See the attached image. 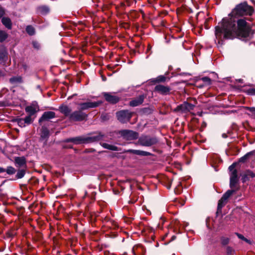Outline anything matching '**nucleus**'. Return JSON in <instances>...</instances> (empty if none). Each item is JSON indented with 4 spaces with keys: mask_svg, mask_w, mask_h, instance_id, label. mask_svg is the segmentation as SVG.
<instances>
[{
    "mask_svg": "<svg viewBox=\"0 0 255 255\" xmlns=\"http://www.w3.org/2000/svg\"><path fill=\"white\" fill-rule=\"evenodd\" d=\"M17 124L18 125L22 128V127H25L26 126V124L25 123V122H24V120H23V119H19L17 120Z\"/></svg>",
    "mask_w": 255,
    "mask_h": 255,
    "instance_id": "nucleus-29",
    "label": "nucleus"
},
{
    "mask_svg": "<svg viewBox=\"0 0 255 255\" xmlns=\"http://www.w3.org/2000/svg\"><path fill=\"white\" fill-rule=\"evenodd\" d=\"M236 164L234 163L229 166V169L232 171L230 175V187L233 188L235 186L238 181L237 171L235 169Z\"/></svg>",
    "mask_w": 255,
    "mask_h": 255,
    "instance_id": "nucleus-5",
    "label": "nucleus"
},
{
    "mask_svg": "<svg viewBox=\"0 0 255 255\" xmlns=\"http://www.w3.org/2000/svg\"><path fill=\"white\" fill-rule=\"evenodd\" d=\"M235 192L234 190H228L219 201L218 204V209H221L225 205L229 198Z\"/></svg>",
    "mask_w": 255,
    "mask_h": 255,
    "instance_id": "nucleus-8",
    "label": "nucleus"
},
{
    "mask_svg": "<svg viewBox=\"0 0 255 255\" xmlns=\"http://www.w3.org/2000/svg\"><path fill=\"white\" fill-rule=\"evenodd\" d=\"M23 120H24L26 125H29L32 122L31 116L29 115L26 116L24 119H23Z\"/></svg>",
    "mask_w": 255,
    "mask_h": 255,
    "instance_id": "nucleus-31",
    "label": "nucleus"
},
{
    "mask_svg": "<svg viewBox=\"0 0 255 255\" xmlns=\"http://www.w3.org/2000/svg\"><path fill=\"white\" fill-rule=\"evenodd\" d=\"M5 171L9 175L13 174L15 172V169L12 166L7 167Z\"/></svg>",
    "mask_w": 255,
    "mask_h": 255,
    "instance_id": "nucleus-27",
    "label": "nucleus"
},
{
    "mask_svg": "<svg viewBox=\"0 0 255 255\" xmlns=\"http://www.w3.org/2000/svg\"><path fill=\"white\" fill-rule=\"evenodd\" d=\"M7 37L8 34L5 31L0 30V42L4 41Z\"/></svg>",
    "mask_w": 255,
    "mask_h": 255,
    "instance_id": "nucleus-23",
    "label": "nucleus"
},
{
    "mask_svg": "<svg viewBox=\"0 0 255 255\" xmlns=\"http://www.w3.org/2000/svg\"><path fill=\"white\" fill-rule=\"evenodd\" d=\"M9 81L12 84L20 83L22 82V78L20 76L13 77L9 79Z\"/></svg>",
    "mask_w": 255,
    "mask_h": 255,
    "instance_id": "nucleus-22",
    "label": "nucleus"
},
{
    "mask_svg": "<svg viewBox=\"0 0 255 255\" xmlns=\"http://www.w3.org/2000/svg\"><path fill=\"white\" fill-rule=\"evenodd\" d=\"M139 144L144 146H150L157 142L155 137H152L148 136H142L138 141Z\"/></svg>",
    "mask_w": 255,
    "mask_h": 255,
    "instance_id": "nucleus-3",
    "label": "nucleus"
},
{
    "mask_svg": "<svg viewBox=\"0 0 255 255\" xmlns=\"http://www.w3.org/2000/svg\"><path fill=\"white\" fill-rule=\"evenodd\" d=\"M39 111V107L36 104H32L25 108V112L29 115L32 116Z\"/></svg>",
    "mask_w": 255,
    "mask_h": 255,
    "instance_id": "nucleus-13",
    "label": "nucleus"
},
{
    "mask_svg": "<svg viewBox=\"0 0 255 255\" xmlns=\"http://www.w3.org/2000/svg\"><path fill=\"white\" fill-rule=\"evenodd\" d=\"M39 9L43 14H46L49 11V9L46 6H42L40 7Z\"/></svg>",
    "mask_w": 255,
    "mask_h": 255,
    "instance_id": "nucleus-32",
    "label": "nucleus"
},
{
    "mask_svg": "<svg viewBox=\"0 0 255 255\" xmlns=\"http://www.w3.org/2000/svg\"><path fill=\"white\" fill-rule=\"evenodd\" d=\"M144 96L142 95L132 100L129 102V105L131 107H136L141 105L144 101Z\"/></svg>",
    "mask_w": 255,
    "mask_h": 255,
    "instance_id": "nucleus-15",
    "label": "nucleus"
},
{
    "mask_svg": "<svg viewBox=\"0 0 255 255\" xmlns=\"http://www.w3.org/2000/svg\"><path fill=\"white\" fill-rule=\"evenodd\" d=\"M201 80L204 82V86L209 85L211 84V80L208 77H202Z\"/></svg>",
    "mask_w": 255,
    "mask_h": 255,
    "instance_id": "nucleus-25",
    "label": "nucleus"
},
{
    "mask_svg": "<svg viewBox=\"0 0 255 255\" xmlns=\"http://www.w3.org/2000/svg\"><path fill=\"white\" fill-rule=\"evenodd\" d=\"M16 166L18 167H25L26 160L23 157H17L15 158Z\"/></svg>",
    "mask_w": 255,
    "mask_h": 255,
    "instance_id": "nucleus-16",
    "label": "nucleus"
},
{
    "mask_svg": "<svg viewBox=\"0 0 255 255\" xmlns=\"http://www.w3.org/2000/svg\"><path fill=\"white\" fill-rule=\"evenodd\" d=\"M87 115L81 110L75 111L70 115V119L75 121H82L86 118Z\"/></svg>",
    "mask_w": 255,
    "mask_h": 255,
    "instance_id": "nucleus-7",
    "label": "nucleus"
},
{
    "mask_svg": "<svg viewBox=\"0 0 255 255\" xmlns=\"http://www.w3.org/2000/svg\"><path fill=\"white\" fill-rule=\"evenodd\" d=\"M104 137V135L98 133L97 135L83 137L81 136L66 139L67 142H73L75 144H79L82 143H90L98 141L101 140Z\"/></svg>",
    "mask_w": 255,
    "mask_h": 255,
    "instance_id": "nucleus-2",
    "label": "nucleus"
},
{
    "mask_svg": "<svg viewBox=\"0 0 255 255\" xmlns=\"http://www.w3.org/2000/svg\"><path fill=\"white\" fill-rule=\"evenodd\" d=\"M2 24L8 29H11V22L10 19L7 17H3L1 19Z\"/></svg>",
    "mask_w": 255,
    "mask_h": 255,
    "instance_id": "nucleus-19",
    "label": "nucleus"
},
{
    "mask_svg": "<svg viewBox=\"0 0 255 255\" xmlns=\"http://www.w3.org/2000/svg\"><path fill=\"white\" fill-rule=\"evenodd\" d=\"M252 154V152H249L247 153L246 155H245L244 156L242 157L240 159V161L244 162L246 161V160L249 157V156Z\"/></svg>",
    "mask_w": 255,
    "mask_h": 255,
    "instance_id": "nucleus-30",
    "label": "nucleus"
},
{
    "mask_svg": "<svg viewBox=\"0 0 255 255\" xmlns=\"http://www.w3.org/2000/svg\"><path fill=\"white\" fill-rule=\"evenodd\" d=\"M128 152L133 153L136 155H142V156H147L149 155V153L146 151H141L139 150H134V149H128L127 150Z\"/></svg>",
    "mask_w": 255,
    "mask_h": 255,
    "instance_id": "nucleus-18",
    "label": "nucleus"
},
{
    "mask_svg": "<svg viewBox=\"0 0 255 255\" xmlns=\"http://www.w3.org/2000/svg\"><path fill=\"white\" fill-rule=\"evenodd\" d=\"M5 171V170L2 168L0 167V173L3 172Z\"/></svg>",
    "mask_w": 255,
    "mask_h": 255,
    "instance_id": "nucleus-41",
    "label": "nucleus"
},
{
    "mask_svg": "<svg viewBox=\"0 0 255 255\" xmlns=\"http://www.w3.org/2000/svg\"><path fill=\"white\" fill-rule=\"evenodd\" d=\"M55 117V113L52 111H48L44 112L42 117L39 120V122L40 123L43 121H48L50 119H53Z\"/></svg>",
    "mask_w": 255,
    "mask_h": 255,
    "instance_id": "nucleus-14",
    "label": "nucleus"
},
{
    "mask_svg": "<svg viewBox=\"0 0 255 255\" xmlns=\"http://www.w3.org/2000/svg\"><path fill=\"white\" fill-rule=\"evenodd\" d=\"M25 171L24 169L19 170L16 174V177L18 179L22 178L25 175Z\"/></svg>",
    "mask_w": 255,
    "mask_h": 255,
    "instance_id": "nucleus-26",
    "label": "nucleus"
},
{
    "mask_svg": "<svg viewBox=\"0 0 255 255\" xmlns=\"http://www.w3.org/2000/svg\"><path fill=\"white\" fill-rule=\"evenodd\" d=\"M155 91L162 95H167L170 93L171 89L168 86L157 85L155 87Z\"/></svg>",
    "mask_w": 255,
    "mask_h": 255,
    "instance_id": "nucleus-12",
    "label": "nucleus"
},
{
    "mask_svg": "<svg viewBox=\"0 0 255 255\" xmlns=\"http://www.w3.org/2000/svg\"><path fill=\"white\" fill-rule=\"evenodd\" d=\"M166 79V77L163 75H160L156 77L155 79V81L156 82H163L165 81Z\"/></svg>",
    "mask_w": 255,
    "mask_h": 255,
    "instance_id": "nucleus-28",
    "label": "nucleus"
},
{
    "mask_svg": "<svg viewBox=\"0 0 255 255\" xmlns=\"http://www.w3.org/2000/svg\"><path fill=\"white\" fill-rule=\"evenodd\" d=\"M249 94L251 95H255V89H251L248 90Z\"/></svg>",
    "mask_w": 255,
    "mask_h": 255,
    "instance_id": "nucleus-35",
    "label": "nucleus"
},
{
    "mask_svg": "<svg viewBox=\"0 0 255 255\" xmlns=\"http://www.w3.org/2000/svg\"><path fill=\"white\" fill-rule=\"evenodd\" d=\"M60 112L66 116H69L71 114V110L67 106L63 105L59 107Z\"/></svg>",
    "mask_w": 255,
    "mask_h": 255,
    "instance_id": "nucleus-17",
    "label": "nucleus"
},
{
    "mask_svg": "<svg viewBox=\"0 0 255 255\" xmlns=\"http://www.w3.org/2000/svg\"><path fill=\"white\" fill-rule=\"evenodd\" d=\"M27 33L30 35H33L35 33L34 28L31 25H28L26 28Z\"/></svg>",
    "mask_w": 255,
    "mask_h": 255,
    "instance_id": "nucleus-24",
    "label": "nucleus"
},
{
    "mask_svg": "<svg viewBox=\"0 0 255 255\" xmlns=\"http://www.w3.org/2000/svg\"><path fill=\"white\" fill-rule=\"evenodd\" d=\"M253 11L252 6L248 5L246 2L237 5L230 14L231 17L223 18L222 26H217L215 28V35L218 43L223 44L222 38L233 39L236 37H249L251 33L250 25L245 19L241 18L238 20L236 26L235 20L232 19V17L251 15Z\"/></svg>",
    "mask_w": 255,
    "mask_h": 255,
    "instance_id": "nucleus-1",
    "label": "nucleus"
},
{
    "mask_svg": "<svg viewBox=\"0 0 255 255\" xmlns=\"http://www.w3.org/2000/svg\"><path fill=\"white\" fill-rule=\"evenodd\" d=\"M174 238H175V236H173V237H172V239H173H173H174Z\"/></svg>",
    "mask_w": 255,
    "mask_h": 255,
    "instance_id": "nucleus-43",
    "label": "nucleus"
},
{
    "mask_svg": "<svg viewBox=\"0 0 255 255\" xmlns=\"http://www.w3.org/2000/svg\"><path fill=\"white\" fill-rule=\"evenodd\" d=\"M222 242H223V244L224 245L227 244L229 242V240H228V239H226L223 240Z\"/></svg>",
    "mask_w": 255,
    "mask_h": 255,
    "instance_id": "nucleus-39",
    "label": "nucleus"
},
{
    "mask_svg": "<svg viewBox=\"0 0 255 255\" xmlns=\"http://www.w3.org/2000/svg\"><path fill=\"white\" fill-rule=\"evenodd\" d=\"M194 106L187 102H184L183 104L178 106L176 108V111L182 113H187L193 110Z\"/></svg>",
    "mask_w": 255,
    "mask_h": 255,
    "instance_id": "nucleus-10",
    "label": "nucleus"
},
{
    "mask_svg": "<svg viewBox=\"0 0 255 255\" xmlns=\"http://www.w3.org/2000/svg\"><path fill=\"white\" fill-rule=\"evenodd\" d=\"M102 146L106 149L113 150V151H118L119 150L118 147L115 145L110 144L107 143H103L102 144Z\"/></svg>",
    "mask_w": 255,
    "mask_h": 255,
    "instance_id": "nucleus-20",
    "label": "nucleus"
},
{
    "mask_svg": "<svg viewBox=\"0 0 255 255\" xmlns=\"http://www.w3.org/2000/svg\"><path fill=\"white\" fill-rule=\"evenodd\" d=\"M132 116V113L128 110H123L117 113L118 120L121 123L129 121Z\"/></svg>",
    "mask_w": 255,
    "mask_h": 255,
    "instance_id": "nucleus-4",
    "label": "nucleus"
},
{
    "mask_svg": "<svg viewBox=\"0 0 255 255\" xmlns=\"http://www.w3.org/2000/svg\"><path fill=\"white\" fill-rule=\"evenodd\" d=\"M4 14V11L3 8L0 7V18H1Z\"/></svg>",
    "mask_w": 255,
    "mask_h": 255,
    "instance_id": "nucleus-37",
    "label": "nucleus"
},
{
    "mask_svg": "<svg viewBox=\"0 0 255 255\" xmlns=\"http://www.w3.org/2000/svg\"><path fill=\"white\" fill-rule=\"evenodd\" d=\"M103 95L106 100L112 104H116L120 100V98L112 93H104Z\"/></svg>",
    "mask_w": 255,
    "mask_h": 255,
    "instance_id": "nucleus-11",
    "label": "nucleus"
},
{
    "mask_svg": "<svg viewBox=\"0 0 255 255\" xmlns=\"http://www.w3.org/2000/svg\"><path fill=\"white\" fill-rule=\"evenodd\" d=\"M87 192L85 191V196L87 195Z\"/></svg>",
    "mask_w": 255,
    "mask_h": 255,
    "instance_id": "nucleus-42",
    "label": "nucleus"
},
{
    "mask_svg": "<svg viewBox=\"0 0 255 255\" xmlns=\"http://www.w3.org/2000/svg\"><path fill=\"white\" fill-rule=\"evenodd\" d=\"M120 133L121 135L127 140H133L137 139L138 137L137 132L130 130H123Z\"/></svg>",
    "mask_w": 255,
    "mask_h": 255,
    "instance_id": "nucleus-6",
    "label": "nucleus"
},
{
    "mask_svg": "<svg viewBox=\"0 0 255 255\" xmlns=\"http://www.w3.org/2000/svg\"><path fill=\"white\" fill-rule=\"evenodd\" d=\"M102 104V102H89L86 103H83L79 104V106H80V110L81 111L87 110L90 108H94L97 107L100 104Z\"/></svg>",
    "mask_w": 255,
    "mask_h": 255,
    "instance_id": "nucleus-9",
    "label": "nucleus"
},
{
    "mask_svg": "<svg viewBox=\"0 0 255 255\" xmlns=\"http://www.w3.org/2000/svg\"><path fill=\"white\" fill-rule=\"evenodd\" d=\"M253 114L255 115V108H247Z\"/></svg>",
    "mask_w": 255,
    "mask_h": 255,
    "instance_id": "nucleus-36",
    "label": "nucleus"
},
{
    "mask_svg": "<svg viewBox=\"0 0 255 255\" xmlns=\"http://www.w3.org/2000/svg\"><path fill=\"white\" fill-rule=\"evenodd\" d=\"M236 235L239 239L245 241L247 243H250V241L246 238H245L243 235L239 233H236Z\"/></svg>",
    "mask_w": 255,
    "mask_h": 255,
    "instance_id": "nucleus-33",
    "label": "nucleus"
},
{
    "mask_svg": "<svg viewBox=\"0 0 255 255\" xmlns=\"http://www.w3.org/2000/svg\"><path fill=\"white\" fill-rule=\"evenodd\" d=\"M49 135V131L47 128L42 127L41 128V137L42 138H46L48 137Z\"/></svg>",
    "mask_w": 255,
    "mask_h": 255,
    "instance_id": "nucleus-21",
    "label": "nucleus"
},
{
    "mask_svg": "<svg viewBox=\"0 0 255 255\" xmlns=\"http://www.w3.org/2000/svg\"><path fill=\"white\" fill-rule=\"evenodd\" d=\"M7 56V53L5 51H0V60H4Z\"/></svg>",
    "mask_w": 255,
    "mask_h": 255,
    "instance_id": "nucleus-34",
    "label": "nucleus"
},
{
    "mask_svg": "<svg viewBox=\"0 0 255 255\" xmlns=\"http://www.w3.org/2000/svg\"><path fill=\"white\" fill-rule=\"evenodd\" d=\"M33 45L34 47L37 48H38V44L36 42H33Z\"/></svg>",
    "mask_w": 255,
    "mask_h": 255,
    "instance_id": "nucleus-40",
    "label": "nucleus"
},
{
    "mask_svg": "<svg viewBox=\"0 0 255 255\" xmlns=\"http://www.w3.org/2000/svg\"><path fill=\"white\" fill-rule=\"evenodd\" d=\"M248 173L249 175L251 176L252 177H254L255 175L253 172L249 171H248Z\"/></svg>",
    "mask_w": 255,
    "mask_h": 255,
    "instance_id": "nucleus-38",
    "label": "nucleus"
}]
</instances>
